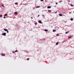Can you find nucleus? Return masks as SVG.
I'll return each mask as SVG.
<instances>
[{
    "instance_id": "31",
    "label": "nucleus",
    "mask_w": 74,
    "mask_h": 74,
    "mask_svg": "<svg viewBox=\"0 0 74 74\" xmlns=\"http://www.w3.org/2000/svg\"><path fill=\"white\" fill-rule=\"evenodd\" d=\"M40 16V15H38V16Z\"/></svg>"
},
{
    "instance_id": "10",
    "label": "nucleus",
    "mask_w": 74,
    "mask_h": 74,
    "mask_svg": "<svg viewBox=\"0 0 74 74\" xmlns=\"http://www.w3.org/2000/svg\"><path fill=\"white\" fill-rule=\"evenodd\" d=\"M69 33V32H65V34H68Z\"/></svg>"
},
{
    "instance_id": "25",
    "label": "nucleus",
    "mask_w": 74,
    "mask_h": 74,
    "mask_svg": "<svg viewBox=\"0 0 74 74\" xmlns=\"http://www.w3.org/2000/svg\"><path fill=\"white\" fill-rule=\"evenodd\" d=\"M41 1H44V0H40Z\"/></svg>"
},
{
    "instance_id": "38",
    "label": "nucleus",
    "mask_w": 74,
    "mask_h": 74,
    "mask_svg": "<svg viewBox=\"0 0 74 74\" xmlns=\"http://www.w3.org/2000/svg\"><path fill=\"white\" fill-rule=\"evenodd\" d=\"M69 14H70V12H69Z\"/></svg>"
},
{
    "instance_id": "16",
    "label": "nucleus",
    "mask_w": 74,
    "mask_h": 74,
    "mask_svg": "<svg viewBox=\"0 0 74 74\" xmlns=\"http://www.w3.org/2000/svg\"><path fill=\"white\" fill-rule=\"evenodd\" d=\"M18 50H16V51H15V52H18Z\"/></svg>"
},
{
    "instance_id": "24",
    "label": "nucleus",
    "mask_w": 74,
    "mask_h": 74,
    "mask_svg": "<svg viewBox=\"0 0 74 74\" xmlns=\"http://www.w3.org/2000/svg\"><path fill=\"white\" fill-rule=\"evenodd\" d=\"M3 18H6V17H5V16H4L3 17Z\"/></svg>"
},
{
    "instance_id": "26",
    "label": "nucleus",
    "mask_w": 74,
    "mask_h": 74,
    "mask_svg": "<svg viewBox=\"0 0 74 74\" xmlns=\"http://www.w3.org/2000/svg\"><path fill=\"white\" fill-rule=\"evenodd\" d=\"M1 6H2V7H4V5H2Z\"/></svg>"
},
{
    "instance_id": "29",
    "label": "nucleus",
    "mask_w": 74,
    "mask_h": 74,
    "mask_svg": "<svg viewBox=\"0 0 74 74\" xmlns=\"http://www.w3.org/2000/svg\"><path fill=\"white\" fill-rule=\"evenodd\" d=\"M56 13H57V12H54V14H56Z\"/></svg>"
},
{
    "instance_id": "18",
    "label": "nucleus",
    "mask_w": 74,
    "mask_h": 74,
    "mask_svg": "<svg viewBox=\"0 0 74 74\" xmlns=\"http://www.w3.org/2000/svg\"><path fill=\"white\" fill-rule=\"evenodd\" d=\"M15 4L16 5H17V4H18V3H15Z\"/></svg>"
},
{
    "instance_id": "32",
    "label": "nucleus",
    "mask_w": 74,
    "mask_h": 74,
    "mask_svg": "<svg viewBox=\"0 0 74 74\" xmlns=\"http://www.w3.org/2000/svg\"><path fill=\"white\" fill-rule=\"evenodd\" d=\"M31 19H33V17H31Z\"/></svg>"
},
{
    "instance_id": "27",
    "label": "nucleus",
    "mask_w": 74,
    "mask_h": 74,
    "mask_svg": "<svg viewBox=\"0 0 74 74\" xmlns=\"http://www.w3.org/2000/svg\"><path fill=\"white\" fill-rule=\"evenodd\" d=\"M6 32H7V33H8V30Z\"/></svg>"
},
{
    "instance_id": "19",
    "label": "nucleus",
    "mask_w": 74,
    "mask_h": 74,
    "mask_svg": "<svg viewBox=\"0 0 74 74\" xmlns=\"http://www.w3.org/2000/svg\"><path fill=\"white\" fill-rule=\"evenodd\" d=\"M56 45H58V42H57V43H56Z\"/></svg>"
},
{
    "instance_id": "36",
    "label": "nucleus",
    "mask_w": 74,
    "mask_h": 74,
    "mask_svg": "<svg viewBox=\"0 0 74 74\" xmlns=\"http://www.w3.org/2000/svg\"><path fill=\"white\" fill-rule=\"evenodd\" d=\"M37 51H38V50H37Z\"/></svg>"
},
{
    "instance_id": "9",
    "label": "nucleus",
    "mask_w": 74,
    "mask_h": 74,
    "mask_svg": "<svg viewBox=\"0 0 74 74\" xmlns=\"http://www.w3.org/2000/svg\"><path fill=\"white\" fill-rule=\"evenodd\" d=\"M45 32H47L48 31V30L46 29H45Z\"/></svg>"
},
{
    "instance_id": "28",
    "label": "nucleus",
    "mask_w": 74,
    "mask_h": 74,
    "mask_svg": "<svg viewBox=\"0 0 74 74\" xmlns=\"http://www.w3.org/2000/svg\"><path fill=\"white\" fill-rule=\"evenodd\" d=\"M15 52L14 51H12V53H15Z\"/></svg>"
},
{
    "instance_id": "13",
    "label": "nucleus",
    "mask_w": 74,
    "mask_h": 74,
    "mask_svg": "<svg viewBox=\"0 0 74 74\" xmlns=\"http://www.w3.org/2000/svg\"><path fill=\"white\" fill-rule=\"evenodd\" d=\"M70 19L71 21H73V18H71Z\"/></svg>"
},
{
    "instance_id": "23",
    "label": "nucleus",
    "mask_w": 74,
    "mask_h": 74,
    "mask_svg": "<svg viewBox=\"0 0 74 74\" xmlns=\"http://www.w3.org/2000/svg\"><path fill=\"white\" fill-rule=\"evenodd\" d=\"M71 7H73V5L72 4H71Z\"/></svg>"
},
{
    "instance_id": "40",
    "label": "nucleus",
    "mask_w": 74,
    "mask_h": 74,
    "mask_svg": "<svg viewBox=\"0 0 74 74\" xmlns=\"http://www.w3.org/2000/svg\"><path fill=\"white\" fill-rule=\"evenodd\" d=\"M43 16H44V15H43Z\"/></svg>"
},
{
    "instance_id": "15",
    "label": "nucleus",
    "mask_w": 74,
    "mask_h": 74,
    "mask_svg": "<svg viewBox=\"0 0 74 74\" xmlns=\"http://www.w3.org/2000/svg\"><path fill=\"white\" fill-rule=\"evenodd\" d=\"M4 16H7V14H5Z\"/></svg>"
},
{
    "instance_id": "3",
    "label": "nucleus",
    "mask_w": 74,
    "mask_h": 74,
    "mask_svg": "<svg viewBox=\"0 0 74 74\" xmlns=\"http://www.w3.org/2000/svg\"><path fill=\"white\" fill-rule=\"evenodd\" d=\"M14 14L15 15H18V12H14Z\"/></svg>"
},
{
    "instance_id": "21",
    "label": "nucleus",
    "mask_w": 74,
    "mask_h": 74,
    "mask_svg": "<svg viewBox=\"0 0 74 74\" xmlns=\"http://www.w3.org/2000/svg\"><path fill=\"white\" fill-rule=\"evenodd\" d=\"M39 7H40V6H37V8H39Z\"/></svg>"
},
{
    "instance_id": "37",
    "label": "nucleus",
    "mask_w": 74,
    "mask_h": 74,
    "mask_svg": "<svg viewBox=\"0 0 74 74\" xmlns=\"http://www.w3.org/2000/svg\"><path fill=\"white\" fill-rule=\"evenodd\" d=\"M44 40H45V39H44Z\"/></svg>"
},
{
    "instance_id": "7",
    "label": "nucleus",
    "mask_w": 74,
    "mask_h": 74,
    "mask_svg": "<svg viewBox=\"0 0 74 74\" xmlns=\"http://www.w3.org/2000/svg\"><path fill=\"white\" fill-rule=\"evenodd\" d=\"M4 30H5V31L6 32H7L8 30L5 29H4Z\"/></svg>"
},
{
    "instance_id": "35",
    "label": "nucleus",
    "mask_w": 74,
    "mask_h": 74,
    "mask_svg": "<svg viewBox=\"0 0 74 74\" xmlns=\"http://www.w3.org/2000/svg\"><path fill=\"white\" fill-rule=\"evenodd\" d=\"M66 22H65V23H66Z\"/></svg>"
},
{
    "instance_id": "33",
    "label": "nucleus",
    "mask_w": 74,
    "mask_h": 74,
    "mask_svg": "<svg viewBox=\"0 0 74 74\" xmlns=\"http://www.w3.org/2000/svg\"><path fill=\"white\" fill-rule=\"evenodd\" d=\"M51 27H52V26H51Z\"/></svg>"
},
{
    "instance_id": "1",
    "label": "nucleus",
    "mask_w": 74,
    "mask_h": 74,
    "mask_svg": "<svg viewBox=\"0 0 74 74\" xmlns=\"http://www.w3.org/2000/svg\"><path fill=\"white\" fill-rule=\"evenodd\" d=\"M2 35H3V36H6V33H2Z\"/></svg>"
},
{
    "instance_id": "22",
    "label": "nucleus",
    "mask_w": 74,
    "mask_h": 74,
    "mask_svg": "<svg viewBox=\"0 0 74 74\" xmlns=\"http://www.w3.org/2000/svg\"><path fill=\"white\" fill-rule=\"evenodd\" d=\"M27 60H29V58H28L27 59Z\"/></svg>"
},
{
    "instance_id": "34",
    "label": "nucleus",
    "mask_w": 74,
    "mask_h": 74,
    "mask_svg": "<svg viewBox=\"0 0 74 74\" xmlns=\"http://www.w3.org/2000/svg\"><path fill=\"white\" fill-rule=\"evenodd\" d=\"M62 1H61V2H60L61 3Z\"/></svg>"
},
{
    "instance_id": "4",
    "label": "nucleus",
    "mask_w": 74,
    "mask_h": 74,
    "mask_svg": "<svg viewBox=\"0 0 74 74\" xmlns=\"http://www.w3.org/2000/svg\"><path fill=\"white\" fill-rule=\"evenodd\" d=\"M1 55L3 56H5V54L4 53H1Z\"/></svg>"
},
{
    "instance_id": "8",
    "label": "nucleus",
    "mask_w": 74,
    "mask_h": 74,
    "mask_svg": "<svg viewBox=\"0 0 74 74\" xmlns=\"http://www.w3.org/2000/svg\"><path fill=\"white\" fill-rule=\"evenodd\" d=\"M53 32H56V30H55V29H53Z\"/></svg>"
},
{
    "instance_id": "6",
    "label": "nucleus",
    "mask_w": 74,
    "mask_h": 74,
    "mask_svg": "<svg viewBox=\"0 0 74 74\" xmlns=\"http://www.w3.org/2000/svg\"><path fill=\"white\" fill-rule=\"evenodd\" d=\"M73 36H70L68 37V38H71V37H73Z\"/></svg>"
},
{
    "instance_id": "17",
    "label": "nucleus",
    "mask_w": 74,
    "mask_h": 74,
    "mask_svg": "<svg viewBox=\"0 0 74 74\" xmlns=\"http://www.w3.org/2000/svg\"><path fill=\"white\" fill-rule=\"evenodd\" d=\"M35 25H37V22H36L35 23H34Z\"/></svg>"
},
{
    "instance_id": "14",
    "label": "nucleus",
    "mask_w": 74,
    "mask_h": 74,
    "mask_svg": "<svg viewBox=\"0 0 74 74\" xmlns=\"http://www.w3.org/2000/svg\"><path fill=\"white\" fill-rule=\"evenodd\" d=\"M48 12H51V11L50 10H48Z\"/></svg>"
},
{
    "instance_id": "2",
    "label": "nucleus",
    "mask_w": 74,
    "mask_h": 74,
    "mask_svg": "<svg viewBox=\"0 0 74 74\" xmlns=\"http://www.w3.org/2000/svg\"><path fill=\"white\" fill-rule=\"evenodd\" d=\"M38 23H42V22L40 20L38 21Z\"/></svg>"
},
{
    "instance_id": "20",
    "label": "nucleus",
    "mask_w": 74,
    "mask_h": 74,
    "mask_svg": "<svg viewBox=\"0 0 74 74\" xmlns=\"http://www.w3.org/2000/svg\"><path fill=\"white\" fill-rule=\"evenodd\" d=\"M59 34H57V35H56V36H59Z\"/></svg>"
},
{
    "instance_id": "11",
    "label": "nucleus",
    "mask_w": 74,
    "mask_h": 74,
    "mask_svg": "<svg viewBox=\"0 0 74 74\" xmlns=\"http://www.w3.org/2000/svg\"><path fill=\"white\" fill-rule=\"evenodd\" d=\"M59 16H62V14H59Z\"/></svg>"
},
{
    "instance_id": "41",
    "label": "nucleus",
    "mask_w": 74,
    "mask_h": 74,
    "mask_svg": "<svg viewBox=\"0 0 74 74\" xmlns=\"http://www.w3.org/2000/svg\"><path fill=\"white\" fill-rule=\"evenodd\" d=\"M20 17H21V16H20Z\"/></svg>"
},
{
    "instance_id": "5",
    "label": "nucleus",
    "mask_w": 74,
    "mask_h": 74,
    "mask_svg": "<svg viewBox=\"0 0 74 74\" xmlns=\"http://www.w3.org/2000/svg\"><path fill=\"white\" fill-rule=\"evenodd\" d=\"M51 8V7L50 6H48L47 7V8Z\"/></svg>"
},
{
    "instance_id": "12",
    "label": "nucleus",
    "mask_w": 74,
    "mask_h": 74,
    "mask_svg": "<svg viewBox=\"0 0 74 74\" xmlns=\"http://www.w3.org/2000/svg\"><path fill=\"white\" fill-rule=\"evenodd\" d=\"M2 16H3V15H1L0 14V17L1 18V17H2Z\"/></svg>"
},
{
    "instance_id": "30",
    "label": "nucleus",
    "mask_w": 74,
    "mask_h": 74,
    "mask_svg": "<svg viewBox=\"0 0 74 74\" xmlns=\"http://www.w3.org/2000/svg\"><path fill=\"white\" fill-rule=\"evenodd\" d=\"M56 4H58V3H57V2H56Z\"/></svg>"
},
{
    "instance_id": "39",
    "label": "nucleus",
    "mask_w": 74,
    "mask_h": 74,
    "mask_svg": "<svg viewBox=\"0 0 74 74\" xmlns=\"http://www.w3.org/2000/svg\"><path fill=\"white\" fill-rule=\"evenodd\" d=\"M58 42V43H59V42Z\"/></svg>"
}]
</instances>
